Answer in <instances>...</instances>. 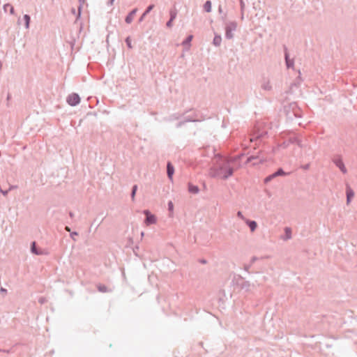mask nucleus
<instances>
[{"mask_svg":"<svg viewBox=\"0 0 357 357\" xmlns=\"http://www.w3.org/2000/svg\"><path fill=\"white\" fill-rule=\"evenodd\" d=\"M0 192L3 195H6L8 192V190H3L2 189H0Z\"/></svg>","mask_w":357,"mask_h":357,"instance_id":"26","label":"nucleus"},{"mask_svg":"<svg viewBox=\"0 0 357 357\" xmlns=\"http://www.w3.org/2000/svg\"><path fill=\"white\" fill-rule=\"evenodd\" d=\"M86 100L89 101V96L86 98Z\"/></svg>","mask_w":357,"mask_h":357,"instance_id":"40","label":"nucleus"},{"mask_svg":"<svg viewBox=\"0 0 357 357\" xmlns=\"http://www.w3.org/2000/svg\"><path fill=\"white\" fill-rule=\"evenodd\" d=\"M285 58H286V62H287V66L288 67L292 66H293V61H291L289 60L287 54H285Z\"/></svg>","mask_w":357,"mask_h":357,"instance_id":"17","label":"nucleus"},{"mask_svg":"<svg viewBox=\"0 0 357 357\" xmlns=\"http://www.w3.org/2000/svg\"><path fill=\"white\" fill-rule=\"evenodd\" d=\"M66 102L69 105L72 107L77 106L80 102V97L79 94L76 93H72L69 94L66 98Z\"/></svg>","mask_w":357,"mask_h":357,"instance_id":"2","label":"nucleus"},{"mask_svg":"<svg viewBox=\"0 0 357 357\" xmlns=\"http://www.w3.org/2000/svg\"><path fill=\"white\" fill-rule=\"evenodd\" d=\"M137 9H134L132 10L129 14L126 17V22L128 23V24H130L132 22V21L134 19V17L137 13Z\"/></svg>","mask_w":357,"mask_h":357,"instance_id":"6","label":"nucleus"},{"mask_svg":"<svg viewBox=\"0 0 357 357\" xmlns=\"http://www.w3.org/2000/svg\"><path fill=\"white\" fill-rule=\"evenodd\" d=\"M10 98V94H8V96H7V100H8Z\"/></svg>","mask_w":357,"mask_h":357,"instance_id":"37","label":"nucleus"},{"mask_svg":"<svg viewBox=\"0 0 357 357\" xmlns=\"http://www.w3.org/2000/svg\"><path fill=\"white\" fill-rule=\"evenodd\" d=\"M114 1V0H110L111 3H112Z\"/></svg>","mask_w":357,"mask_h":357,"instance_id":"42","label":"nucleus"},{"mask_svg":"<svg viewBox=\"0 0 357 357\" xmlns=\"http://www.w3.org/2000/svg\"><path fill=\"white\" fill-rule=\"evenodd\" d=\"M257 158H259V156H257V157H250L248 159V162H250L251 160H252L253 159H255Z\"/></svg>","mask_w":357,"mask_h":357,"instance_id":"30","label":"nucleus"},{"mask_svg":"<svg viewBox=\"0 0 357 357\" xmlns=\"http://www.w3.org/2000/svg\"><path fill=\"white\" fill-rule=\"evenodd\" d=\"M47 302V298L45 297H40L38 298V303H40V304H44Z\"/></svg>","mask_w":357,"mask_h":357,"instance_id":"19","label":"nucleus"},{"mask_svg":"<svg viewBox=\"0 0 357 357\" xmlns=\"http://www.w3.org/2000/svg\"><path fill=\"white\" fill-rule=\"evenodd\" d=\"M82 29V24H80V30Z\"/></svg>","mask_w":357,"mask_h":357,"instance_id":"41","label":"nucleus"},{"mask_svg":"<svg viewBox=\"0 0 357 357\" xmlns=\"http://www.w3.org/2000/svg\"><path fill=\"white\" fill-rule=\"evenodd\" d=\"M168 206H169V210L172 212L173 211V209H174V205H173V203L172 202H169L168 203Z\"/></svg>","mask_w":357,"mask_h":357,"instance_id":"20","label":"nucleus"},{"mask_svg":"<svg viewBox=\"0 0 357 357\" xmlns=\"http://www.w3.org/2000/svg\"><path fill=\"white\" fill-rule=\"evenodd\" d=\"M231 162V160L225 158H217L215 166L210 171V175L220 178H228L233 173Z\"/></svg>","mask_w":357,"mask_h":357,"instance_id":"1","label":"nucleus"},{"mask_svg":"<svg viewBox=\"0 0 357 357\" xmlns=\"http://www.w3.org/2000/svg\"><path fill=\"white\" fill-rule=\"evenodd\" d=\"M144 17H145V16H143V15H142V17H140V19H139V21H140V22H141V21H142Z\"/></svg>","mask_w":357,"mask_h":357,"instance_id":"36","label":"nucleus"},{"mask_svg":"<svg viewBox=\"0 0 357 357\" xmlns=\"http://www.w3.org/2000/svg\"><path fill=\"white\" fill-rule=\"evenodd\" d=\"M340 168L342 169V172H345V167L343 164H341L340 165Z\"/></svg>","mask_w":357,"mask_h":357,"instance_id":"29","label":"nucleus"},{"mask_svg":"<svg viewBox=\"0 0 357 357\" xmlns=\"http://www.w3.org/2000/svg\"><path fill=\"white\" fill-rule=\"evenodd\" d=\"M79 5L78 6V11H77V16H76L75 23L78 22V20L81 17V11H82V1L84 2V0H79Z\"/></svg>","mask_w":357,"mask_h":357,"instance_id":"10","label":"nucleus"},{"mask_svg":"<svg viewBox=\"0 0 357 357\" xmlns=\"http://www.w3.org/2000/svg\"><path fill=\"white\" fill-rule=\"evenodd\" d=\"M69 215H70V218H73L74 214H73V212L70 211V212H69Z\"/></svg>","mask_w":357,"mask_h":357,"instance_id":"33","label":"nucleus"},{"mask_svg":"<svg viewBox=\"0 0 357 357\" xmlns=\"http://www.w3.org/2000/svg\"><path fill=\"white\" fill-rule=\"evenodd\" d=\"M173 20L170 18V20L167 23V26H171Z\"/></svg>","mask_w":357,"mask_h":357,"instance_id":"31","label":"nucleus"},{"mask_svg":"<svg viewBox=\"0 0 357 357\" xmlns=\"http://www.w3.org/2000/svg\"><path fill=\"white\" fill-rule=\"evenodd\" d=\"M192 38V36H190L188 38V42H190Z\"/></svg>","mask_w":357,"mask_h":357,"instance_id":"34","label":"nucleus"},{"mask_svg":"<svg viewBox=\"0 0 357 357\" xmlns=\"http://www.w3.org/2000/svg\"><path fill=\"white\" fill-rule=\"evenodd\" d=\"M189 191L192 192V193H197L198 191H199V189L197 186L195 185H189Z\"/></svg>","mask_w":357,"mask_h":357,"instance_id":"14","label":"nucleus"},{"mask_svg":"<svg viewBox=\"0 0 357 357\" xmlns=\"http://www.w3.org/2000/svg\"><path fill=\"white\" fill-rule=\"evenodd\" d=\"M154 6L153 5H150L146 10L143 13V16H145L146 15H147L153 8Z\"/></svg>","mask_w":357,"mask_h":357,"instance_id":"16","label":"nucleus"},{"mask_svg":"<svg viewBox=\"0 0 357 357\" xmlns=\"http://www.w3.org/2000/svg\"><path fill=\"white\" fill-rule=\"evenodd\" d=\"M144 213L146 215V219L144 220V224L146 226H149L153 224H155L157 222V218L155 215L150 213L149 211L145 210Z\"/></svg>","mask_w":357,"mask_h":357,"instance_id":"3","label":"nucleus"},{"mask_svg":"<svg viewBox=\"0 0 357 357\" xmlns=\"http://www.w3.org/2000/svg\"><path fill=\"white\" fill-rule=\"evenodd\" d=\"M245 222L249 226L251 231H254L256 229V228L257 227V224L255 221L245 220Z\"/></svg>","mask_w":357,"mask_h":357,"instance_id":"7","label":"nucleus"},{"mask_svg":"<svg viewBox=\"0 0 357 357\" xmlns=\"http://www.w3.org/2000/svg\"><path fill=\"white\" fill-rule=\"evenodd\" d=\"M9 8V13L10 15H14L15 14V10H14V8L13 6L10 4V3H6L3 5V11L5 13L7 12V8Z\"/></svg>","mask_w":357,"mask_h":357,"instance_id":"8","label":"nucleus"},{"mask_svg":"<svg viewBox=\"0 0 357 357\" xmlns=\"http://www.w3.org/2000/svg\"><path fill=\"white\" fill-rule=\"evenodd\" d=\"M71 12H72L73 14H75V9L73 8L71 9Z\"/></svg>","mask_w":357,"mask_h":357,"instance_id":"35","label":"nucleus"},{"mask_svg":"<svg viewBox=\"0 0 357 357\" xmlns=\"http://www.w3.org/2000/svg\"><path fill=\"white\" fill-rule=\"evenodd\" d=\"M97 287L100 292H107L109 290L106 285L102 284H98Z\"/></svg>","mask_w":357,"mask_h":357,"instance_id":"12","label":"nucleus"},{"mask_svg":"<svg viewBox=\"0 0 357 357\" xmlns=\"http://www.w3.org/2000/svg\"><path fill=\"white\" fill-rule=\"evenodd\" d=\"M287 238H289L291 237V230L289 228H286L285 229Z\"/></svg>","mask_w":357,"mask_h":357,"instance_id":"23","label":"nucleus"},{"mask_svg":"<svg viewBox=\"0 0 357 357\" xmlns=\"http://www.w3.org/2000/svg\"><path fill=\"white\" fill-rule=\"evenodd\" d=\"M282 174H284V173L283 172V171L282 169H280L279 171H278L276 173H275L273 174V176H278V175H282Z\"/></svg>","mask_w":357,"mask_h":357,"instance_id":"22","label":"nucleus"},{"mask_svg":"<svg viewBox=\"0 0 357 357\" xmlns=\"http://www.w3.org/2000/svg\"><path fill=\"white\" fill-rule=\"evenodd\" d=\"M1 65H2V64H1V62L0 61V68L1 67Z\"/></svg>","mask_w":357,"mask_h":357,"instance_id":"43","label":"nucleus"},{"mask_svg":"<svg viewBox=\"0 0 357 357\" xmlns=\"http://www.w3.org/2000/svg\"><path fill=\"white\" fill-rule=\"evenodd\" d=\"M221 42V38L220 36H215L213 39V43L215 45H219Z\"/></svg>","mask_w":357,"mask_h":357,"instance_id":"15","label":"nucleus"},{"mask_svg":"<svg viewBox=\"0 0 357 357\" xmlns=\"http://www.w3.org/2000/svg\"><path fill=\"white\" fill-rule=\"evenodd\" d=\"M23 20L24 21V26L26 29H29V24H30V21H31V17L29 15L27 14H25L24 16H23Z\"/></svg>","mask_w":357,"mask_h":357,"instance_id":"11","label":"nucleus"},{"mask_svg":"<svg viewBox=\"0 0 357 357\" xmlns=\"http://www.w3.org/2000/svg\"><path fill=\"white\" fill-rule=\"evenodd\" d=\"M126 43H127L128 45V47H131L130 40V38H128L126 39Z\"/></svg>","mask_w":357,"mask_h":357,"instance_id":"28","label":"nucleus"},{"mask_svg":"<svg viewBox=\"0 0 357 357\" xmlns=\"http://www.w3.org/2000/svg\"><path fill=\"white\" fill-rule=\"evenodd\" d=\"M137 189V185H134L133 188H132V195H131L132 200H134V199H135V193H136Z\"/></svg>","mask_w":357,"mask_h":357,"instance_id":"18","label":"nucleus"},{"mask_svg":"<svg viewBox=\"0 0 357 357\" xmlns=\"http://www.w3.org/2000/svg\"><path fill=\"white\" fill-rule=\"evenodd\" d=\"M174 167L172 166V165L170 162H168V164H167V175H168V177L171 180L172 179V176L174 174Z\"/></svg>","mask_w":357,"mask_h":357,"instance_id":"9","label":"nucleus"},{"mask_svg":"<svg viewBox=\"0 0 357 357\" xmlns=\"http://www.w3.org/2000/svg\"><path fill=\"white\" fill-rule=\"evenodd\" d=\"M237 215H238V217H239L240 218H241L242 220H244L245 221L246 219L244 218V216L243 215V214L241 211L238 212Z\"/></svg>","mask_w":357,"mask_h":357,"instance_id":"24","label":"nucleus"},{"mask_svg":"<svg viewBox=\"0 0 357 357\" xmlns=\"http://www.w3.org/2000/svg\"><path fill=\"white\" fill-rule=\"evenodd\" d=\"M77 234H77V232H76V231H73V232H71V233L70 234V237H71L73 240H75L74 236H77Z\"/></svg>","mask_w":357,"mask_h":357,"instance_id":"25","label":"nucleus"},{"mask_svg":"<svg viewBox=\"0 0 357 357\" xmlns=\"http://www.w3.org/2000/svg\"><path fill=\"white\" fill-rule=\"evenodd\" d=\"M66 230H68V231H70V228H69V227L66 226Z\"/></svg>","mask_w":357,"mask_h":357,"instance_id":"38","label":"nucleus"},{"mask_svg":"<svg viewBox=\"0 0 357 357\" xmlns=\"http://www.w3.org/2000/svg\"><path fill=\"white\" fill-rule=\"evenodd\" d=\"M86 68H87V70L89 68V63L87 64Z\"/></svg>","mask_w":357,"mask_h":357,"instance_id":"39","label":"nucleus"},{"mask_svg":"<svg viewBox=\"0 0 357 357\" xmlns=\"http://www.w3.org/2000/svg\"><path fill=\"white\" fill-rule=\"evenodd\" d=\"M31 252L36 255H42L43 252L36 246V241H33L31 243Z\"/></svg>","mask_w":357,"mask_h":357,"instance_id":"4","label":"nucleus"},{"mask_svg":"<svg viewBox=\"0 0 357 357\" xmlns=\"http://www.w3.org/2000/svg\"><path fill=\"white\" fill-rule=\"evenodd\" d=\"M176 11H171V19L174 20L176 18Z\"/></svg>","mask_w":357,"mask_h":357,"instance_id":"21","label":"nucleus"},{"mask_svg":"<svg viewBox=\"0 0 357 357\" xmlns=\"http://www.w3.org/2000/svg\"><path fill=\"white\" fill-rule=\"evenodd\" d=\"M0 352L9 354L10 352V349H1Z\"/></svg>","mask_w":357,"mask_h":357,"instance_id":"27","label":"nucleus"},{"mask_svg":"<svg viewBox=\"0 0 357 357\" xmlns=\"http://www.w3.org/2000/svg\"><path fill=\"white\" fill-rule=\"evenodd\" d=\"M204 10L209 13L211 10V2L210 1H207L204 6Z\"/></svg>","mask_w":357,"mask_h":357,"instance_id":"13","label":"nucleus"},{"mask_svg":"<svg viewBox=\"0 0 357 357\" xmlns=\"http://www.w3.org/2000/svg\"><path fill=\"white\" fill-rule=\"evenodd\" d=\"M0 292H7V290L3 287H1Z\"/></svg>","mask_w":357,"mask_h":357,"instance_id":"32","label":"nucleus"},{"mask_svg":"<svg viewBox=\"0 0 357 357\" xmlns=\"http://www.w3.org/2000/svg\"><path fill=\"white\" fill-rule=\"evenodd\" d=\"M354 197V190L349 187L347 188V204H349L351 199Z\"/></svg>","mask_w":357,"mask_h":357,"instance_id":"5","label":"nucleus"}]
</instances>
